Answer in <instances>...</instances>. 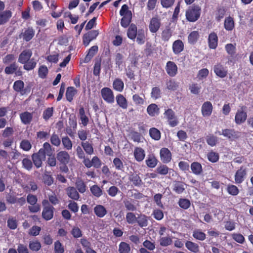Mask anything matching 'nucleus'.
Returning <instances> with one entry per match:
<instances>
[{"instance_id":"f257e3e1","label":"nucleus","mask_w":253,"mask_h":253,"mask_svg":"<svg viewBox=\"0 0 253 253\" xmlns=\"http://www.w3.org/2000/svg\"><path fill=\"white\" fill-rule=\"evenodd\" d=\"M201 14V8L199 5L193 4L190 6L186 10L185 16L186 20L190 22L197 21Z\"/></svg>"},{"instance_id":"f03ea898","label":"nucleus","mask_w":253,"mask_h":253,"mask_svg":"<svg viewBox=\"0 0 253 253\" xmlns=\"http://www.w3.org/2000/svg\"><path fill=\"white\" fill-rule=\"evenodd\" d=\"M42 204L43 206L42 213V217L46 221L51 220L53 217L54 208L47 200H43Z\"/></svg>"},{"instance_id":"7ed1b4c3","label":"nucleus","mask_w":253,"mask_h":253,"mask_svg":"<svg viewBox=\"0 0 253 253\" xmlns=\"http://www.w3.org/2000/svg\"><path fill=\"white\" fill-rule=\"evenodd\" d=\"M164 115L169 125L171 127L177 126L179 123L178 120L175 115V112L171 109H166Z\"/></svg>"},{"instance_id":"20e7f679","label":"nucleus","mask_w":253,"mask_h":253,"mask_svg":"<svg viewBox=\"0 0 253 253\" xmlns=\"http://www.w3.org/2000/svg\"><path fill=\"white\" fill-rule=\"evenodd\" d=\"M27 202L31 205L28 209L31 212H37L40 211V205L37 204V198L35 195L28 194L27 197Z\"/></svg>"},{"instance_id":"39448f33","label":"nucleus","mask_w":253,"mask_h":253,"mask_svg":"<svg viewBox=\"0 0 253 253\" xmlns=\"http://www.w3.org/2000/svg\"><path fill=\"white\" fill-rule=\"evenodd\" d=\"M219 135H223L224 137L228 138L230 141H234L238 139L240 137V132L236 131L234 129H222V132L218 131Z\"/></svg>"},{"instance_id":"423d86ee","label":"nucleus","mask_w":253,"mask_h":253,"mask_svg":"<svg viewBox=\"0 0 253 253\" xmlns=\"http://www.w3.org/2000/svg\"><path fill=\"white\" fill-rule=\"evenodd\" d=\"M101 94L103 99L108 103L114 102V95L113 91L109 87H103L101 90Z\"/></svg>"},{"instance_id":"0eeeda50","label":"nucleus","mask_w":253,"mask_h":253,"mask_svg":"<svg viewBox=\"0 0 253 253\" xmlns=\"http://www.w3.org/2000/svg\"><path fill=\"white\" fill-rule=\"evenodd\" d=\"M213 70L215 75L221 78H225L228 74L227 67H224L221 63L215 64L213 67Z\"/></svg>"},{"instance_id":"6e6552de","label":"nucleus","mask_w":253,"mask_h":253,"mask_svg":"<svg viewBox=\"0 0 253 253\" xmlns=\"http://www.w3.org/2000/svg\"><path fill=\"white\" fill-rule=\"evenodd\" d=\"M98 34L97 30H92L85 34L83 37L84 44L85 46H87L91 41L97 37Z\"/></svg>"},{"instance_id":"1a4fd4ad","label":"nucleus","mask_w":253,"mask_h":253,"mask_svg":"<svg viewBox=\"0 0 253 253\" xmlns=\"http://www.w3.org/2000/svg\"><path fill=\"white\" fill-rule=\"evenodd\" d=\"M161 20L158 17H152L150 21L149 29L152 33H156L159 30L161 26Z\"/></svg>"},{"instance_id":"9d476101","label":"nucleus","mask_w":253,"mask_h":253,"mask_svg":"<svg viewBox=\"0 0 253 253\" xmlns=\"http://www.w3.org/2000/svg\"><path fill=\"white\" fill-rule=\"evenodd\" d=\"M39 151V153L42 154V156L46 158V156L51 157L53 155L54 149L51 147V146L48 142H45L43 144L42 147Z\"/></svg>"},{"instance_id":"9b49d317","label":"nucleus","mask_w":253,"mask_h":253,"mask_svg":"<svg viewBox=\"0 0 253 253\" xmlns=\"http://www.w3.org/2000/svg\"><path fill=\"white\" fill-rule=\"evenodd\" d=\"M167 73L171 77H175L177 74L178 68L176 64L173 61H168L166 66Z\"/></svg>"},{"instance_id":"f8f14e48","label":"nucleus","mask_w":253,"mask_h":253,"mask_svg":"<svg viewBox=\"0 0 253 253\" xmlns=\"http://www.w3.org/2000/svg\"><path fill=\"white\" fill-rule=\"evenodd\" d=\"M18 66L15 62L10 64L8 66L5 67L4 72L6 74L10 75L14 73L17 76L22 75V72L18 70Z\"/></svg>"},{"instance_id":"ddd939ff","label":"nucleus","mask_w":253,"mask_h":253,"mask_svg":"<svg viewBox=\"0 0 253 253\" xmlns=\"http://www.w3.org/2000/svg\"><path fill=\"white\" fill-rule=\"evenodd\" d=\"M56 158L61 164H67L69 162L70 157L67 152L61 151L57 153Z\"/></svg>"},{"instance_id":"4468645a","label":"nucleus","mask_w":253,"mask_h":253,"mask_svg":"<svg viewBox=\"0 0 253 253\" xmlns=\"http://www.w3.org/2000/svg\"><path fill=\"white\" fill-rule=\"evenodd\" d=\"M247 118V112L243 110H238L235 115V122L236 124L240 125L246 121Z\"/></svg>"},{"instance_id":"2eb2a0df","label":"nucleus","mask_w":253,"mask_h":253,"mask_svg":"<svg viewBox=\"0 0 253 253\" xmlns=\"http://www.w3.org/2000/svg\"><path fill=\"white\" fill-rule=\"evenodd\" d=\"M32 159L34 165L37 168L41 167L42 161L45 160V158L43 156H42L41 154L39 153V151L34 153L32 155Z\"/></svg>"},{"instance_id":"dca6fc26","label":"nucleus","mask_w":253,"mask_h":253,"mask_svg":"<svg viewBox=\"0 0 253 253\" xmlns=\"http://www.w3.org/2000/svg\"><path fill=\"white\" fill-rule=\"evenodd\" d=\"M32 55V52L30 49L24 50L19 55L18 62L23 64L28 61Z\"/></svg>"},{"instance_id":"f3484780","label":"nucleus","mask_w":253,"mask_h":253,"mask_svg":"<svg viewBox=\"0 0 253 253\" xmlns=\"http://www.w3.org/2000/svg\"><path fill=\"white\" fill-rule=\"evenodd\" d=\"M212 109V105L211 102L206 101L204 102L201 108L202 115L204 117L210 116L211 114Z\"/></svg>"},{"instance_id":"a211bd4d","label":"nucleus","mask_w":253,"mask_h":253,"mask_svg":"<svg viewBox=\"0 0 253 253\" xmlns=\"http://www.w3.org/2000/svg\"><path fill=\"white\" fill-rule=\"evenodd\" d=\"M161 160L165 163H169L171 159V154L167 148H163L160 150Z\"/></svg>"},{"instance_id":"6ab92c4d","label":"nucleus","mask_w":253,"mask_h":253,"mask_svg":"<svg viewBox=\"0 0 253 253\" xmlns=\"http://www.w3.org/2000/svg\"><path fill=\"white\" fill-rule=\"evenodd\" d=\"M209 46L211 49H215L217 46L218 37L214 32L211 33L208 38Z\"/></svg>"},{"instance_id":"aec40b11","label":"nucleus","mask_w":253,"mask_h":253,"mask_svg":"<svg viewBox=\"0 0 253 253\" xmlns=\"http://www.w3.org/2000/svg\"><path fill=\"white\" fill-rule=\"evenodd\" d=\"M12 13L9 10H6L0 13V25H4L9 21Z\"/></svg>"},{"instance_id":"412c9836","label":"nucleus","mask_w":253,"mask_h":253,"mask_svg":"<svg viewBox=\"0 0 253 253\" xmlns=\"http://www.w3.org/2000/svg\"><path fill=\"white\" fill-rule=\"evenodd\" d=\"M35 35V31L32 27H29L20 35L25 41H30Z\"/></svg>"},{"instance_id":"4be33fe9","label":"nucleus","mask_w":253,"mask_h":253,"mask_svg":"<svg viewBox=\"0 0 253 253\" xmlns=\"http://www.w3.org/2000/svg\"><path fill=\"white\" fill-rule=\"evenodd\" d=\"M184 49L183 42L180 40L175 41L172 44V50L175 54H178Z\"/></svg>"},{"instance_id":"5701e85b","label":"nucleus","mask_w":253,"mask_h":253,"mask_svg":"<svg viewBox=\"0 0 253 253\" xmlns=\"http://www.w3.org/2000/svg\"><path fill=\"white\" fill-rule=\"evenodd\" d=\"M66 192L69 198L74 200H78L80 195L76 188L74 187H68L66 189Z\"/></svg>"},{"instance_id":"b1692460","label":"nucleus","mask_w":253,"mask_h":253,"mask_svg":"<svg viewBox=\"0 0 253 253\" xmlns=\"http://www.w3.org/2000/svg\"><path fill=\"white\" fill-rule=\"evenodd\" d=\"M117 104L123 109H126L128 103L126 98L121 94H118L116 97Z\"/></svg>"},{"instance_id":"393cba45","label":"nucleus","mask_w":253,"mask_h":253,"mask_svg":"<svg viewBox=\"0 0 253 253\" xmlns=\"http://www.w3.org/2000/svg\"><path fill=\"white\" fill-rule=\"evenodd\" d=\"M20 118L22 123L24 125L30 124L33 119V114L26 111L20 114Z\"/></svg>"},{"instance_id":"a878e982","label":"nucleus","mask_w":253,"mask_h":253,"mask_svg":"<svg viewBox=\"0 0 253 253\" xmlns=\"http://www.w3.org/2000/svg\"><path fill=\"white\" fill-rule=\"evenodd\" d=\"M225 49L228 54L230 55L228 62H232V59L235 57L236 47L232 43H228L225 45Z\"/></svg>"},{"instance_id":"bb28decb","label":"nucleus","mask_w":253,"mask_h":253,"mask_svg":"<svg viewBox=\"0 0 253 253\" xmlns=\"http://www.w3.org/2000/svg\"><path fill=\"white\" fill-rule=\"evenodd\" d=\"M133 154L135 160L138 162L143 161L145 156L144 150L140 147L135 148Z\"/></svg>"},{"instance_id":"cd10ccee","label":"nucleus","mask_w":253,"mask_h":253,"mask_svg":"<svg viewBox=\"0 0 253 253\" xmlns=\"http://www.w3.org/2000/svg\"><path fill=\"white\" fill-rule=\"evenodd\" d=\"M147 112L151 117H154L160 113V108L157 104L152 103L147 107Z\"/></svg>"},{"instance_id":"c85d7f7f","label":"nucleus","mask_w":253,"mask_h":253,"mask_svg":"<svg viewBox=\"0 0 253 253\" xmlns=\"http://www.w3.org/2000/svg\"><path fill=\"white\" fill-rule=\"evenodd\" d=\"M137 33L136 26L134 24H130L127 31L128 38L131 40H134L136 38Z\"/></svg>"},{"instance_id":"c756f323","label":"nucleus","mask_w":253,"mask_h":253,"mask_svg":"<svg viewBox=\"0 0 253 253\" xmlns=\"http://www.w3.org/2000/svg\"><path fill=\"white\" fill-rule=\"evenodd\" d=\"M79 117L81 121V124L84 126H86L89 122V118L85 114L84 108L82 107L79 110Z\"/></svg>"},{"instance_id":"7c9ffc66","label":"nucleus","mask_w":253,"mask_h":253,"mask_svg":"<svg viewBox=\"0 0 253 253\" xmlns=\"http://www.w3.org/2000/svg\"><path fill=\"white\" fill-rule=\"evenodd\" d=\"M136 223L141 228L146 227L148 224V218L145 214H138Z\"/></svg>"},{"instance_id":"2f4dec72","label":"nucleus","mask_w":253,"mask_h":253,"mask_svg":"<svg viewBox=\"0 0 253 253\" xmlns=\"http://www.w3.org/2000/svg\"><path fill=\"white\" fill-rule=\"evenodd\" d=\"M24 83L21 80H18L15 81L13 84L14 90L18 92H20L22 95L26 93L25 89H24Z\"/></svg>"},{"instance_id":"473e14b6","label":"nucleus","mask_w":253,"mask_h":253,"mask_svg":"<svg viewBox=\"0 0 253 253\" xmlns=\"http://www.w3.org/2000/svg\"><path fill=\"white\" fill-rule=\"evenodd\" d=\"M224 27L227 31H232L235 27L233 18L230 16L226 17L224 22Z\"/></svg>"},{"instance_id":"72a5a7b5","label":"nucleus","mask_w":253,"mask_h":253,"mask_svg":"<svg viewBox=\"0 0 253 253\" xmlns=\"http://www.w3.org/2000/svg\"><path fill=\"white\" fill-rule=\"evenodd\" d=\"M94 211L96 216L99 217H103L107 213L105 207L100 205H98L94 207Z\"/></svg>"},{"instance_id":"f704fd0d","label":"nucleus","mask_w":253,"mask_h":253,"mask_svg":"<svg viewBox=\"0 0 253 253\" xmlns=\"http://www.w3.org/2000/svg\"><path fill=\"white\" fill-rule=\"evenodd\" d=\"M185 247L188 250L193 253H198L199 252V245L193 242L187 241L185 243Z\"/></svg>"},{"instance_id":"c9c22d12","label":"nucleus","mask_w":253,"mask_h":253,"mask_svg":"<svg viewBox=\"0 0 253 253\" xmlns=\"http://www.w3.org/2000/svg\"><path fill=\"white\" fill-rule=\"evenodd\" d=\"M81 145L84 150L88 155H92L94 153V149L92 144L88 141L82 142Z\"/></svg>"},{"instance_id":"e433bc0d","label":"nucleus","mask_w":253,"mask_h":253,"mask_svg":"<svg viewBox=\"0 0 253 253\" xmlns=\"http://www.w3.org/2000/svg\"><path fill=\"white\" fill-rule=\"evenodd\" d=\"M113 87L115 90L122 91L124 87L123 81L121 79H116L113 83Z\"/></svg>"},{"instance_id":"4c0bfd02","label":"nucleus","mask_w":253,"mask_h":253,"mask_svg":"<svg viewBox=\"0 0 253 253\" xmlns=\"http://www.w3.org/2000/svg\"><path fill=\"white\" fill-rule=\"evenodd\" d=\"M23 64L24 69L27 71H30L36 67L37 65V62L34 58H32Z\"/></svg>"},{"instance_id":"58836bf2","label":"nucleus","mask_w":253,"mask_h":253,"mask_svg":"<svg viewBox=\"0 0 253 253\" xmlns=\"http://www.w3.org/2000/svg\"><path fill=\"white\" fill-rule=\"evenodd\" d=\"M172 36V31L169 27H167L162 33V39L165 42H168Z\"/></svg>"},{"instance_id":"ea45409f","label":"nucleus","mask_w":253,"mask_h":253,"mask_svg":"<svg viewBox=\"0 0 253 253\" xmlns=\"http://www.w3.org/2000/svg\"><path fill=\"white\" fill-rule=\"evenodd\" d=\"M122 16L123 17L121 20V25L122 27L126 28L129 26L131 21L132 14H126Z\"/></svg>"},{"instance_id":"a19ab883","label":"nucleus","mask_w":253,"mask_h":253,"mask_svg":"<svg viewBox=\"0 0 253 253\" xmlns=\"http://www.w3.org/2000/svg\"><path fill=\"white\" fill-rule=\"evenodd\" d=\"M149 134L151 137L155 140H159L161 139V132L155 127H152L150 129Z\"/></svg>"},{"instance_id":"79ce46f5","label":"nucleus","mask_w":253,"mask_h":253,"mask_svg":"<svg viewBox=\"0 0 253 253\" xmlns=\"http://www.w3.org/2000/svg\"><path fill=\"white\" fill-rule=\"evenodd\" d=\"M76 92L77 91L74 87H68L66 92V97L67 100L69 102H71L73 100V97Z\"/></svg>"},{"instance_id":"37998d69","label":"nucleus","mask_w":253,"mask_h":253,"mask_svg":"<svg viewBox=\"0 0 253 253\" xmlns=\"http://www.w3.org/2000/svg\"><path fill=\"white\" fill-rule=\"evenodd\" d=\"M157 160L153 155H148L146 160V163L148 167L154 168L157 164Z\"/></svg>"},{"instance_id":"c03bdc74","label":"nucleus","mask_w":253,"mask_h":253,"mask_svg":"<svg viewBox=\"0 0 253 253\" xmlns=\"http://www.w3.org/2000/svg\"><path fill=\"white\" fill-rule=\"evenodd\" d=\"M136 42L139 44H143L145 41V36L144 30L139 29L136 35Z\"/></svg>"},{"instance_id":"a18cd8bd","label":"nucleus","mask_w":253,"mask_h":253,"mask_svg":"<svg viewBox=\"0 0 253 253\" xmlns=\"http://www.w3.org/2000/svg\"><path fill=\"white\" fill-rule=\"evenodd\" d=\"M199 38V34L197 31H192L188 37V42L190 44L196 43Z\"/></svg>"},{"instance_id":"49530a36","label":"nucleus","mask_w":253,"mask_h":253,"mask_svg":"<svg viewBox=\"0 0 253 253\" xmlns=\"http://www.w3.org/2000/svg\"><path fill=\"white\" fill-rule=\"evenodd\" d=\"M126 219L127 223L133 224L136 223L137 217L132 212H128L126 214Z\"/></svg>"},{"instance_id":"de8ad7c7","label":"nucleus","mask_w":253,"mask_h":253,"mask_svg":"<svg viewBox=\"0 0 253 253\" xmlns=\"http://www.w3.org/2000/svg\"><path fill=\"white\" fill-rule=\"evenodd\" d=\"M130 248L127 243L122 242L119 246V252L120 253H129Z\"/></svg>"},{"instance_id":"09e8293b","label":"nucleus","mask_w":253,"mask_h":253,"mask_svg":"<svg viewBox=\"0 0 253 253\" xmlns=\"http://www.w3.org/2000/svg\"><path fill=\"white\" fill-rule=\"evenodd\" d=\"M192 235L194 238L200 241H204L206 238L205 233L199 229L195 230Z\"/></svg>"},{"instance_id":"8fccbe9b","label":"nucleus","mask_w":253,"mask_h":253,"mask_svg":"<svg viewBox=\"0 0 253 253\" xmlns=\"http://www.w3.org/2000/svg\"><path fill=\"white\" fill-rule=\"evenodd\" d=\"M53 107H48L45 109L43 112V119L46 121H48L53 116Z\"/></svg>"},{"instance_id":"3c124183","label":"nucleus","mask_w":253,"mask_h":253,"mask_svg":"<svg viewBox=\"0 0 253 253\" xmlns=\"http://www.w3.org/2000/svg\"><path fill=\"white\" fill-rule=\"evenodd\" d=\"M41 247L40 242L38 240L32 241L29 242V247L32 251L38 252L41 249Z\"/></svg>"},{"instance_id":"603ef678","label":"nucleus","mask_w":253,"mask_h":253,"mask_svg":"<svg viewBox=\"0 0 253 253\" xmlns=\"http://www.w3.org/2000/svg\"><path fill=\"white\" fill-rule=\"evenodd\" d=\"M167 88L171 91L176 90L178 87V83L170 79L166 82Z\"/></svg>"},{"instance_id":"864d4df0","label":"nucleus","mask_w":253,"mask_h":253,"mask_svg":"<svg viewBox=\"0 0 253 253\" xmlns=\"http://www.w3.org/2000/svg\"><path fill=\"white\" fill-rule=\"evenodd\" d=\"M7 223L8 227L10 229L14 230L17 227L18 221L16 217H9L7 219Z\"/></svg>"},{"instance_id":"5fc2aeb1","label":"nucleus","mask_w":253,"mask_h":253,"mask_svg":"<svg viewBox=\"0 0 253 253\" xmlns=\"http://www.w3.org/2000/svg\"><path fill=\"white\" fill-rule=\"evenodd\" d=\"M125 208L131 212L136 211V207L132 203L131 200H125L123 201Z\"/></svg>"},{"instance_id":"6e6d98bb","label":"nucleus","mask_w":253,"mask_h":253,"mask_svg":"<svg viewBox=\"0 0 253 253\" xmlns=\"http://www.w3.org/2000/svg\"><path fill=\"white\" fill-rule=\"evenodd\" d=\"M179 206L184 210L188 209L191 205L190 202L187 199L180 198L178 202Z\"/></svg>"},{"instance_id":"4d7b16f0","label":"nucleus","mask_w":253,"mask_h":253,"mask_svg":"<svg viewBox=\"0 0 253 253\" xmlns=\"http://www.w3.org/2000/svg\"><path fill=\"white\" fill-rule=\"evenodd\" d=\"M172 243V238L170 236L160 238V245L163 247H167L171 245Z\"/></svg>"},{"instance_id":"13d9d810","label":"nucleus","mask_w":253,"mask_h":253,"mask_svg":"<svg viewBox=\"0 0 253 253\" xmlns=\"http://www.w3.org/2000/svg\"><path fill=\"white\" fill-rule=\"evenodd\" d=\"M191 168L194 174H200L202 170L201 165L198 162L192 163Z\"/></svg>"},{"instance_id":"bf43d9fd","label":"nucleus","mask_w":253,"mask_h":253,"mask_svg":"<svg viewBox=\"0 0 253 253\" xmlns=\"http://www.w3.org/2000/svg\"><path fill=\"white\" fill-rule=\"evenodd\" d=\"M62 142L64 147L67 150H70L72 148V142L68 136L62 138Z\"/></svg>"},{"instance_id":"052dcab7","label":"nucleus","mask_w":253,"mask_h":253,"mask_svg":"<svg viewBox=\"0 0 253 253\" xmlns=\"http://www.w3.org/2000/svg\"><path fill=\"white\" fill-rule=\"evenodd\" d=\"M90 191L92 194L95 197H99L102 194V191L100 187L94 185L90 187Z\"/></svg>"},{"instance_id":"680f3d73","label":"nucleus","mask_w":253,"mask_h":253,"mask_svg":"<svg viewBox=\"0 0 253 253\" xmlns=\"http://www.w3.org/2000/svg\"><path fill=\"white\" fill-rule=\"evenodd\" d=\"M151 97L155 99H158L161 97V91L159 87H154L152 89L151 93Z\"/></svg>"},{"instance_id":"e2e57ef3","label":"nucleus","mask_w":253,"mask_h":253,"mask_svg":"<svg viewBox=\"0 0 253 253\" xmlns=\"http://www.w3.org/2000/svg\"><path fill=\"white\" fill-rule=\"evenodd\" d=\"M48 73V69L46 66L42 65L40 67L38 71L39 76L42 79L46 78Z\"/></svg>"},{"instance_id":"0e129e2a","label":"nucleus","mask_w":253,"mask_h":253,"mask_svg":"<svg viewBox=\"0 0 253 253\" xmlns=\"http://www.w3.org/2000/svg\"><path fill=\"white\" fill-rule=\"evenodd\" d=\"M20 148L25 151H29L32 147V145L28 140H23L20 143Z\"/></svg>"},{"instance_id":"69168bd1","label":"nucleus","mask_w":253,"mask_h":253,"mask_svg":"<svg viewBox=\"0 0 253 253\" xmlns=\"http://www.w3.org/2000/svg\"><path fill=\"white\" fill-rule=\"evenodd\" d=\"M54 245L55 253H64V248L59 241H56L55 242Z\"/></svg>"},{"instance_id":"338daca9","label":"nucleus","mask_w":253,"mask_h":253,"mask_svg":"<svg viewBox=\"0 0 253 253\" xmlns=\"http://www.w3.org/2000/svg\"><path fill=\"white\" fill-rule=\"evenodd\" d=\"M232 237L234 241L239 244H243L245 241V237L240 233H234Z\"/></svg>"},{"instance_id":"774afa93","label":"nucleus","mask_w":253,"mask_h":253,"mask_svg":"<svg viewBox=\"0 0 253 253\" xmlns=\"http://www.w3.org/2000/svg\"><path fill=\"white\" fill-rule=\"evenodd\" d=\"M206 141L209 145L214 146L217 143V138L213 135H210L207 136L206 138Z\"/></svg>"}]
</instances>
